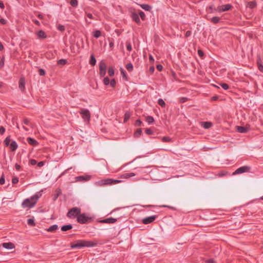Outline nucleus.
Listing matches in <instances>:
<instances>
[{
  "label": "nucleus",
  "mask_w": 263,
  "mask_h": 263,
  "mask_svg": "<svg viewBox=\"0 0 263 263\" xmlns=\"http://www.w3.org/2000/svg\"><path fill=\"white\" fill-rule=\"evenodd\" d=\"M41 196L40 192L36 193L35 195L31 196L30 198L25 199L22 203L23 208H32L36 203L39 198Z\"/></svg>",
  "instance_id": "obj_1"
},
{
  "label": "nucleus",
  "mask_w": 263,
  "mask_h": 263,
  "mask_svg": "<svg viewBox=\"0 0 263 263\" xmlns=\"http://www.w3.org/2000/svg\"><path fill=\"white\" fill-rule=\"evenodd\" d=\"M96 245V243L91 241L78 240L74 243L71 244L70 247L72 249H80L83 247H92L95 246Z\"/></svg>",
  "instance_id": "obj_2"
},
{
  "label": "nucleus",
  "mask_w": 263,
  "mask_h": 263,
  "mask_svg": "<svg viewBox=\"0 0 263 263\" xmlns=\"http://www.w3.org/2000/svg\"><path fill=\"white\" fill-rule=\"evenodd\" d=\"M81 213V209L77 207H74L69 210L67 213V216L71 219L78 217L79 214Z\"/></svg>",
  "instance_id": "obj_3"
},
{
  "label": "nucleus",
  "mask_w": 263,
  "mask_h": 263,
  "mask_svg": "<svg viewBox=\"0 0 263 263\" xmlns=\"http://www.w3.org/2000/svg\"><path fill=\"white\" fill-rule=\"evenodd\" d=\"M80 114L81 115V117L85 122L89 123L90 120V113L88 109L85 108H81Z\"/></svg>",
  "instance_id": "obj_4"
},
{
  "label": "nucleus",
  "mask_w": 263,
  "mask_h": 263,
  "mask_svg": "<svg viewBox=\"0 0 263 263\" xmlns=\"http://www.w3.org/2000/svg\"><path fill=\"white\" fill-rule=\"evenodd\" d=\"M77 220L78 222L84 224L88 222L90 220V218L86 216L85 213L81 214L80 213L78 215Z\"/></svg>",
  "instance_id": "obj_5"
},
{
  "label": "nucleus",
  "mask_w": 263,
  "mask_h": 263,
  "mask_svg": "<svg viewBox=\"0 0 263 263\" xmlns=\"http://www.w3.org/2000/svg\"><path fill=\"white\" fill-rule=\"evenodd\" d=\"M106 72V65L103 61H101L99 63V75L100 77H103Z\"/></svg>",
  "instance_id": "obj_6"
},
{
  "label": "nucleus",
  "mask_w": 263,
  "mask_h": 263,
  "mask_svg": "<svg viewBox=\"0 0 263 263\" xmlns=\"http://www.w3.org/2000/svg\"><path fill=\"white\" fill-rule=\"evenodd\" d=\"M251 169V167L248 166H243L237 168L234 172L233 173V175H235L236 174H242L246 172H249Z\"/></svg>",
  "instance_id": "obj_7"
},
{
  "label": "nucleus",
  "mask_w": 263,
  "mask_h": 263,
  "mask_svg": "<svg viewBox=\"0 0 263 263\" xmlns=\"http://www.w3.org/2000/svg\"><path fill=\"white\" fill-rule=\"evenodd\" d=\"M232 8V6L231 4H226L218 6L216 8V10L218 11V12H222L228 11Z\"/></svg>",
  "instance_id": "obj_8"
},
{
  "label": "nucleus",
  "mask_w": 263,
  "mask_h": 263,
  "mask_svg": "<svg viewBox=\"0 0 263 263\" xmlns=\"http://www.w3.org/2000/svg\"><path fill=\"white\" fill-rule=\"evenodd\" d=\"M157 217L156 215H153L151 216L147 217L142 219V223L147 224L152 223L153 222Z\"/></svg>",
  "instance_id": "obj_9"
},
{
  "label": "nucleus",
  "mask_w": 263,
  "mask_h": 263,
  "mask_svg": "<svg viewBox=\"0 0 263 263\" xmlns=\"http://www.w3.org/2000/svg\"><path fill=\"white\" fill-rule=\"evenodd\" d=\"M95 185L98 186H102L104 185H109V179L108 178L102 179L97 181L95 183Z\"/></svg>",
  "instance_id": "obj_10"
},
{
  "label": "nucleus",
  "mask_w": 263,
  "mask_h": 263,
  "mask_svg": "<svg viewBox=\"0 0 263 263\" xmlns=\"http://www.w3.org/2000/svg\"><path fill=\"white\" fill-rule=\"evenodd\" d=\"M19 88L23 92L25 91V81L23 78H21L19 81Z\"/></svg>",
  "instance_id": "obj_11"
},
{
  "label": "nucleus",
  "mask_w": 263,
  "mask_h": 263,
  "mask_svg": "<svg viewBox=\"0 0 263 263\" xmlns=\"http://www.w3.org/2000/svg\"><path fill=\"white\" fill-rule=\"evenodd\" d=\"M27 142L31 145L35 146L39 144V142L31 137H28L26 139Z\"/></svg>",
  "instance_id": "obj_12"
},
{
  "label": "nucleus",
  "mask_w": 263,
  "mask_h": 263,
  "mask_svg": "<svg viewBox=\"0 0 263 263\" xmlns=\"http://www.w3.org/2000/svg\"><path fill=\"white\" fill-rule=\"evenodd\" d=\"M117 221V219L112 217H109L105 219L102 220L101 222L102 223H114Z\"/></svg>",
  "instance_id": "obj_13"
},
{
  "label": "nucleus",
  "mask_w": 263,
  "mask_h": 263,
  "mask_svg": "<svg viewBox=\"0 0 263 263\" xmlns=\"http://www.w3.org/2000/svg\"><path fill=\"white\" fill-rule=\"evenodd\" d=\"M132 18L137 24H140L141 21L139 16V15L136 13H133L132 14Z\"/></svg>",
  "instance_id": "obj_14"
},
{
  "label": "nucleus",
  "mask_w": 263,
  "mask_h": 263,
  "mask_svg": "<svg viewBox=\"0 0 263 263\" xmlns=\"http://www.w3.org/2000/svg\"><path fill=\"white\" fill-rule=\"evenodd\" d=\"M4 248L7 249H12L14 248V245L12 242H4L2 244Z\"/></svg>",
  "instance_id": "obj_15"
},
{
  "label": "nucleus",
  "mask_w": 263,
  "mask_h": 263,
  "mask_svg": "<svg viewBox=\"0 0 263 263\" xmlns=\"http://www.w3.org/2000/svg\"><path fill=\"white\" fill-rule=\"evenodd\" d=\"M10 145L11 151L14 152L18 148V145L15 141H12Z\"/></svg>",
  "instance_id": "obj_16"
},
{
  "label": "nucleus",
  "mask_w": 263,
  "mask_h": 263,
  "mask_svg": "<svg viewBox=\"0 0 263 263\" xmlns=\"http://www.w3.org/2000/svg\"><path fill=\"white\" fill-rule=\"evenodd\" d=\"M77 181H87L90 179L89 176H80L76 178Z\"/></svg>",
  "instance_id": "obj_17"
},
{
  "label": "nucleus",
  "mask_w": 263,
  "mask_h": 263,
  "mask_svg": "<svg viewBox=\"0 0 263 263\" xmlns=\"http://www.w3.org/2000/svg\"><path fill=\"white\" fill-rule=\"evenodd\" d=\"M136 175V174L134 173H125L121 175L120 178L127 179L131 177L135 176Z\"/></svg>",
  "instance_id": "obj_18"
},
{
  "label": "nucleus",
  "mask_w": 263,
  "mask_h": 263,
  "mask_svg": "<svg viewBox=\"0 0 263 263\" xmlns=\"http://www.w3.org/2000/svg\"><path fill=\"white\" fill-rule=\"evenodd\" d=\"M236 129L237 131L240 133H246L248 132L247 128L243 126H237Z\"/></svg>",
  "instance_id": "obj_19"
},
{
  "label": "nucleus",
  "mask_w": 263,
  "mask_h": 263,
  "mask_svg": "<svg viewBox=\"0 0 263 263\" xmlns=\"http://www.w3.org/2000/svg\"><path fill=\"white\" fill-rule=\"evenodd\" d=\"M216 8H215L213 4L210 5L208 8V11L210 13H213L214 12H218V11L216 10Z\"/></svg>",
  "instance_id": "obj_20"
},
{
  "label": "nucleus",
  "mask_w": 263,
  "mask_h": 263,
  "mask_svg": "<svg viewBox=\"0 0 263 263\" xmlns=\"http://www.w3.org/2000/svg\"><path fill=\"white\" fill-rule=\"evenodd\" d=\"M62 194V191H61V190L59 188L57 189L56 190H55V194L54 195V196H53V200L54 201H55L59 197V196Z\"/></svg>",
  "instance_id": "obj_21"
},
{
  "label": "nucleus",
  "mask_w": 263,
  "mask_h": 263,
  "mask_svg": "<svg viewBox=\"0 0 263 263\" xmlns=\"http://www.w3.org/2000/svg\"><path fill=\"white\" fill-rule=\"evenodd\" d=\"M72 225L71 224L67 225H64L61 227V230L63 232L67 231L72 228Z\"/></svg>",
  "instance_id": "obj_22"
},
{
  "label": "nucleus",
  "mask_w": 263,
  "mask_h": 263,
  "mask_svg": "<svg viewBox=\"0 0 263 263\" xmlns=\"http://www.w3.org/2000/svg\"><path fill=\"white\" fill-rule=\"evenodd\" d=\"M37 37L40 39H45L46 38V35L44 31L43 30H40L37 33Z\"/></svg>",
  "instance_id": "obj_23"
},
{
  "label": "nucleus",
  "mask_w": 263,
  "mask_h": 263,
  "mask_svg": "<svg viewBox=\"0 0 263 263\" xmlns=\"http://www.w3.org/2000/svg\"><path fill=\"white\" fill-rule=\"evenodd\" d=\"M108 179H109V185H112V184H117L118 183H120L122 182V181L120 180H116V179H111V178H108Z\"/></svg>",
  "instance_id": "obj_24"
},
{
  "label": "nucleus",
  "mask_w": 263,
  "mask_h": 263,
  "mask_svg": "<svg viewBox=\"0 0 263 263\" xmlns=\"http://www.w3.org/2000/svg\"><path fill=\"white\" fill-rule=\"evenodd\" d=\"M58 229V226L57 224H53L49 227L48 229H47L48 232H53L57 230Z\"/></svg>",
  "instance_id": "obj_25"
},
{
  "label": "nucleus",
  "mask_w": 263,
  "mask_h": 263,
  "mask_svg": "<svg viewBox=\"0 0 263 263\" xmlns=\"http://www.w3.org/2000/svg\"><path fill=\"white\" fill-rule=\"evenodd\" d=\"M202 125L204 128L208 129L212 126V124L210 122H204L202 123Z\"/></svg>",
  "instance_id": "obj_26"
},
{
  "label": "nucleus",
  "mask_w": 263,
  "mask_h": 263,
  "mask_svg": "<svg viewBox=\"0 0 263 263\" xmlns=\"http://www.w3.org/2000/svg\"><path fill=\"white\" fill-rule=\"evenodd\" d=\"M141 7L145 11H150L152 9V7L147 4H142Z\"/></svg>",
  "instance_id": "obj_27"
},
{
  "label": "nucleus",
  "mask_w": 263,
  "mask_h": 263,
  "mask_svg": "<svg viewBox=\"0 0 263 263\" xmlns=\"http://www.w3.org/2000/svg\"><path fill=\"white\" fill-rule=\"evenodd\" d=\"M89 63L90 65L94 66L96 63V60L93 54H91L89 60Z\"/></svg>",
  "instance_id": "obj_28"
},
{
  "label": "nucleus",
  "mask_w": 263,
  "mask_h": 263,
  "mask_svg": "<svg viewBox=\"0 0 263 263\" xmlns=\"http://www.w3.org/2000/svg\"><path fill=\"white\" fill-rule=\"evenodd\" d=\"M256 3L255 1H252L248 3L247 7H249L251 9H253L256 7Z\"/></svg>",
  "instance_id": "obj_29"
},
{
  "label": "nucleus",
  "mask_w": 263,
  "mask_h": 263,
  "mask_svg": "<svg viewBox=\"0 0 263 263\" xmlns=\"http://www.w3.org/2000/svg\"><path fill=\"white\" fill-rule=\"evenodd\" d=\"M10 142H11L10 136H8L5 139L4 143L5 145V146H8L10 144Z\"/></svg>",
  "instance_id": "obj_30"
},
{
  "label": "nucleus",
  "mask_w": 263,
  "mask_h": 263,
  "mask_svg": "<svg viewBox=\"0 0 263 263\" xmlns=\"http://www.w3.org/2000/svg\"><path fill=\"white\" fill-rule=\"evenodd\" d=\"M211 21L216 24L220 22V18L218 16H214L211 18Z\"/></svg>",
  "instance_id": "obj_31"
},
{
  "label": "nucleus",
  "mask_w": 263,
  "mask_h": 263,
  "mask_svg": "<svg viewBox=\"0 0 263 263\" xmlns=\"http://www.w3.org/2000/svg\"><path fill=\"white\" fill-rule=\"evenodd\" d=\"M69 3L73 7H77L78 5V2L77 0H69Z\"/></svg>",
  "instance_id": "obj_32"
},
{
  "label": "nucleus",
  "mask_w": 263,
  "mask_h": 263,
  "mask_svg": "<svg viewBox=\"0 0 263 263\" xmlns=\"http://www.w3.org/2000/svg\"><path fill=\"white\" fill-rule=\"evenodd\" d=\"M93 35L95 38L98 39L101 36V32L100 30H96L93 32Z\"/></svg>",
  "instance_id": "obj_33"
},
{
  "label": "nucleus",
  "mask_w": 263,
  "mask_h": 263,
  "mask_svg": "<svg viewBox=\"0 0 263 263\" xmlns=\"http://www.w3.org/2000/svg\"><path fill=\"white\" fill-rule=\"evenodd\" d=\"M146 121L149 124L152 123L154 121V118L150 116H147L146 118Z\"/></svg>",
  "instance_id": "obj_34"
},
{
  "label": "nucleus",
  "mask_w": 263,
  "mask_h": 263,
  "mask_svg": "<svg viewBox=\"0 0 263 263\" xmlns=\"http://www.w3.org/2000/svg\"><path fill=\"white\" fill-rule=\"evenodd\" d=\"M27 224L31 226H34L35 225L34 220L32 218H29L27 220Z\"/></svg>",
  "instance_id": "obj_35"
},
{
  "label": "nucleus",
  "mask_w": 263,
  "mask_h": 263,
  "mask_svg": "<svg viewBox=\"0 0 263 263\" xmlns=\"http://www.w3.org/2000/svg\"><path fill=\"white\" fill-rule=\"evenodd\" d=\"M115 72L113 67H110L108 69V74L109 76L112 77L114 75Z\"/></svg>",
  "instance_id": "obj_36"
},
{
  "label": "nucleus",
  "mask_w": 263,
  "mask_h": 263,
  "mask_svg": "<svg viewBox=\"0 0 263 263\" xmlns=\"http://www.w3.org/2000/svg\"><path fill=\"white\" fill-rule=\"evenodd\" d=\"M142 134V130L141 128L138 129L134 133V136L135 137H139Z\"/></svg>",
  "instance_id": "obj_37"
},
{
  "label": "nucleus",
  "mask_w": 263,
  "mask_h": 263,
  "mask_svg": "<svg viewBox=\"0 0 263 263\" xmlns=\"http://www.w3.org/2000/svg\"><path fill=\"white\" fill-rule=\"evenodd\" d=\"M57 28L60 31H64L65 30V26L61 24L57 25Z\"/></svg>",
  "instance_id": "obj_38"
},
{
  "label": "nucleus",
  "mask_w": 263,
  "mask_h": 263,
  "mask_svg": "<svg viewBox=\"0 0 263 263\" xmlns=\"http://www.w3.org/2000/svg\"><path fill=\"white\" fill-rule=\"evenodd\" d=\"M158 104L161 106V107H165V103L162 99H159L158 100Z\"/></svg>",
  "instance_id": "obj_39"
},
{
  "label": "nucleus",
  "mask_w": 263,
  "mask_h": 263,
  "mask_svg": "<svg viewBox=\"0 0 263 263\" xmlns=\"http://www.w3.org/2000/svg\"><path fill=\"white\" fill-rule=\"evenodd\" d=\"M126 68L129 71H132L133 70V66L132 63H128L126 65Z\"/></svg>",
  "instance_id": "obj_40"
},
{
  "label": "nucleus",
  "mask_w": 263,
  "mask_h": 263,
  "mask_svg": "<svg viewBox=\"0 0 263 263\" xmlns=\"http://www.w3.org/2000/svg\"><path fill=\"white\" fill-rule=\"evenodd\" d=\"M121 73L124 79H127L126 72L122 68H120Z\"/></svg>",
  "instance_id": "obj_41"
},
{
  "label": "nucleus",
  "mask_w": 263,
  "mask_h": 263,
  "mask_svg": "<svg viewBox=\"0 0 263 263\" xmlns=\"http://www.w3.org/2000/svg\"><path fill=\"white\" fill-rule=\"evenodd\" d=\"M67 61L66 59H61L58 61V65H64L67 63Z\"/></svg>",
  "instance_id": "obj_42"
},
{
  "label": "nucleus",
  "mask_w": 263,
  "mask_h": 263,
  "mask_svg": "<svg viewBox=\"0 0 263 263\" xmlns=\"http://www.w3.org/2000/svg\"><path fill=\"white\" fill-rule=\"evenodd\" d=\"M138 14L139 15V17H140L142 20H145V13L143 11H140L139 12V14Z\"/></svg>",
  "instance_id": "obj_43"
},
{
  "label": "nucleus",
  "mask_w": 263,
  "mask_h": 263,
  "mask_svg": "<svg viewBox=\"0 0 263 263\" xmlns=\"http://www.w3.org/2000/svg\"><path fill=\"white\" fill-rule=\"evenodd\" d=\"M130 114L129 112H125V114L124 115V122L127 121L130 118Z\"/></svg>",
  "instance_id": "obj_44"
},
{
  "label": "nucleus",
  "mask_w": 263,
  "mask_h": 263,
  "mask_svg": "<svg viewBox=\"0 0 263 263\" xmlns=\"http://www.w3.org/2000/svg\"><path fill=\"white\" fill-rule=\"evenodd\" d=\"M110 80L108 77H105L103 80L104 85H108L109 84Z\"/></svg>",
  "instance_id": "obj_45"
},
{
  "label": "nucleus",
  "mask_w": 263,
  "mask_h": 263,
  "mask_svg": "<svg viewBox=\"0 0 263 263\" xmlns=\"http://www.w3.org/2000/svg\"><path fill=\"white\" fill-rule=\"evenodd\" d=\"M109 84L112 87H115V86H116V82L115 81V79H111L110 81V82H109Z\"/></svg>",
  "instance_id": "obj_46"
},
{
  "label": "nucleus",
  "mask_w": 263,
  "mask_h": 263,
  "mask_svg": "<svg viewBox=\"0 0 263 263\" xmlns=\"http://www.w3.org/2000/svg\"><path fill=\"white\" fill-rule=\"evenodd\" d=\"M220 85L221 87L224 90H227L229 88V85L226 83H222L220 84Z\"/></svg>",
  "instance_id": "obj_47"
},
{
  "label": "nucleus",
  "mask_w": 263,
  "mask_h": 263,
  "mask_svg": "<svg viewBox=\"0 0 263 263\" xmlns=\"http://www.w3.org/2000/svg\"><path fill=\"white\" fill-rule=\"evenodd\" d=\"M162 141H163V142H169L171 141V139L168 137H163L162 138Z\"/></svg>",
  "instance_id": "obj_48"
},
{
  "label": "nucleus",
  "mask_w": 263,
  "mask_h": 263,
  "mask_svg": "<svg viewBox=\"0 0 263 263\" xmlns=\"http://www.w3.org/2000/svg\"><path fill=\"white\" fill-rule=\"evenodd\" d=\"M5 177H4V175H2V176H1V177L0 178V184L1 185H3L5 183Z\"/></svg>",
  "instance_id": "obj_49"
},
{
  "label": "nucleus",
  "mask_w": 263,
  "mask_h": 263,
  "mask_svg": "<svg viewBox=\"0 0 263 263\" xmlns=\"http://www.w3.org/2000/svg\"><path fill=\"white\" fill-rule=\"evenodd\" d=\"M258 65V68L261 72H263V65L259 63V62H257Z\"/></svg>",
  "instance_id": "obj_50"
},
{
  "label": "nucleus",
  "mask_w": 263,
  "mask_h": 263,
  "mask_svg": "<svg viewBox=\"0 0 263 263\" xmlns=\"http://www.w3.org/2000/svg\"><path fill=\"white\" fill-rule=\"evenodd\" d=\"M126 48L127 50L130 51L132 50V46L130 43H126Z\"/></svg>",
  "instance_id": "obj_51"
},
{
  "label": "nucleus",
  "mask_w": 263,
  "mask_h": 263,
  "mask_svg": "<svg viewBox=\"0 0 263 263\" xmlns=\"http://www.w3.org/2000/svg\"><path fill=\"white\" fill-rule=\"evenodd\" d=\"M188 99L187 98L182 97L179 99V102L180 103H184Z\"/></svg>",
  "instance_id": "obj_52"
},
{
  "label": "nucleus",
  "mask_w": 263,
  "mask_h": 263,
  "mask_svg": "<svg viewBox=\"0 0 263 263\" xmlns=\"http://www.w3.org/2000/svg\"><path fill=\"white\" fill-rule=\"evenodd\" d=\"M142 121L140 120H137L136 121V123H135V125L136 126H141L142 125Z\"/></svg>",
  "instance_id": "obj_53"
},
{
  "label": "nucleus",
  "mask_w": 263,
  "mask_h": 263,
  "mask_svg": "<svg viewBox=\"0 0 263 263\" xmlns=\"http://www.w3.org/2000/svg\"><path fill=\"white\" fill-rule=\"evenodd\" d=\"M18 182V178L17 177L13 178L12 179V182L13 184H16Z\"/></svg>",
  "instance_id": "obj_54"
},
{
  "label": "nucleus",
  "mask_w": 263,
  "mask_h": 263,
  "mask_svg": "<svg viewBox=\"0 0 263 263\" xmlns=\"http://www.w3.org/2000/svg\"><path fill=\"white\" fill-rule=\"evenodd\" d=\"M145 132L147 135H151L153 134V131L149 128H146Z\"/></svg>",
  "instance_id": "obj_55"
},
{
  "label": "nucleus",
  "mask_w": 263,
  "mask_h": 263,
  "mask_svg": "<svg viewBox=\"0 0 263 263\" xmlns=\"http://www.w3.org/2000/svg\"><path fill=\"white\" fill-rule=\"evenodd\" d=\"M39 74L40 76H44L45 74V71L43 69H40Z\"/></svg>",
  "instance_id": "obj_56"
},
{
  "label": "nucleus",
  "mask_w": 263,
  "mask_h": 263,
  "mask_svg": "<svg viewBox=\"0 0 263 263\" xmlns=\"http://www.w3.org/2000/svg\"><path fill=\"white\" fill-rule=\"evenodd\" d=\"M30 163L32 165H34L37 163V161L35 159H31L30 161Z\"/></svg>",
  "instance_id": "obj_57"
},
{
  "label": "nucleus",
  "mask_w": 263,
  "mask_h": 263,
  "mask_svg": "<svg viewBox=\"0 0 263 263\" xmlns=\"http://www.w3.org/2000/svg\"><path fill=\"white\" fill-rule=\"evenodd\" d=\"M5 132V128L3 126L0 127V134L3 135Z\"/></svg>",
  "instance_id": "obj_58"
},
{
  "label": "nucleus",
  "mask_w": 263,
  "mask_h": 263,
  "mask_svg": "<svg viewBox=\"0 0 263 263\" xmlns=\"http://www.w3.org/2000/svg\"><path fill=\"white\" fill-rule=\"evenodd\" d=\"M191 34H192V32H191V31H190V30H188V31H187L186 32L185 34V36L186 37H189V36H191Z\"/></svg>",
  "instance_id": "obj_59"
},
{
  "label": "nucleus",
  "mask_w": 263,
  "mask_h": 263,
  "mask_svg": "<svg viewBox=\"0 0 263 263\" xmlns=\"http://www.w3.org/2000/svg\"><path fill=\"white\" fill-rule=\"evenodd\" d=\"M23 123L28 125L29 124V120L27 119H25L23 120Z\"/></svg>",
  "instance_id": "obj_60"
},
{
  "label": "nucleus",
  "mask_w": 263,
  "mask_h": 263,
  "mask_svg": "<svg viewBox=\"0 0 263 263\" xmlns=\"http://www.w3.org/2000/svg\"><path fill=\"white\" fill-rule=\"evenodd\" d=\"M157 68L158 70V71H161L162 70L163 66L161 65H158L157 66Z\"/></svg>",
  "instance_id": "obj_61"
},
{
  "label": "nucleus",
  "mask_w": 263,
  "mask_h": 263,
  "mask_svg": "<svg viewBox=\"0 0 263 263\" xmlns=\"http://www.w3.org/2000/svg\"><path fill=\"white\" fill-rule=\"evenodd\" d=\"M44 165V162L43 161H40L37 163V166L39 167H42Z\"/></svg>",
  "instance_id": "obj_62"
},
{
  "label": "nucleus",
  "mask_w": 263,
  "mask_h": 263,
  "mask_svg": "<svg viewBox=\"0 0 263 263\" xmlns=\"http://www.w3.org/2000/svg\"><path fill=\"white\" fill-rule=\"evenodd\" d=\"M0 23L2 24H6V21L4 19V18H1L0 20Z\"/></svg>",
  "instance_id": "obj_63"
},
{
  "label": "nucleus",
  "mask_w": 263,
  "mask_h": 263,
  "mask_svg": "<svg viewBox=\"0 0 263 263\" xmlns=\"http://www.w3.org/2000/svg\"><path fill=\"white\" fill-rule=\"evenodd\" d=\"M15 169L16 170H17V171H19L20 170V168H21L20 165L18 164H17V163H16L15 164Z\"/></svg>",
  "instance_id": "obj_64"
}]
</instances>
